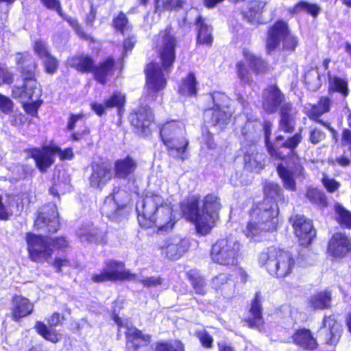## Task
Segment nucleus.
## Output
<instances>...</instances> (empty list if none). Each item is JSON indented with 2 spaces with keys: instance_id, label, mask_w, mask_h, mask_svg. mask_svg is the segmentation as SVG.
I'll return each mask as SVG.
<instances>
[{
  "instance_id": "obj_1",
  "label": "nucleus",
  "mask_w": 351,
  "mask_h": 351,
  "mask_svg": "<svg viewBox=\"0 0 351 351\" xmlns=\"http://www.w3.org/2000/svg\"><path fill=\"white\" fill-rule=\"evenodd\" d=\"M263 200L254 203L248 210L249 220L243 232L250 239H254L262 232H273L278 229V204L285 202L283 191L278 184L267 182L263 185Z\"/></svg>"
},
{
  "instance_id": "obj_2",
  "label": "nucleus",
  "mask_w": 351,
  "mask_h": 351,
  "mask_svg": "<svg viewBox=\"0 0 351 351\" xmlns=\"http://www.w3.org/2000/svg\"><path fill=\"white\" fill-rule=\"evenodd\" d=\"M137 220L142 228H156L159 234L172 231L178 222L173 205L157 192H150L145 196Z\"/></svg>"
},
{
  "instance_id": "obj_3",
  "label": "nucleus",
  "mask_w": 351,
  "mask_h": 351,
  "mask_svg": "<svg viewBox=\"0 0 351 351\" xmlns=\"http://www.w3.org/2000/svg\"><path fill=\"white\" fill-rule=\"evenodd\" d=\"M199 202V197L194 196L191 201L181 204L180 208L187 221L195 226L197 233L206 236L217 226L222 205L220 197L214 193L204 197L201 209Z\"/></svg>"
},
{
  "instance_id": "obj_4",
  "label": "nucleus",
  "mask_w": 351,
  "mask_h": 351,
  "mask_svg": "<svg viewBox=\"0 0 351 351\" xmlns=\"http://www.w3.org/2000/svg\"><path fill=\"white\" fill-rule=\"evenodd\" d=\"M176 45H156L157 57L160 65L154 60L148 62L144 68L145 86L149 94H156L165 89L167 77L176 61Z\"/></svg>"
},
{
  "instance_id": "obj_5",
  "label": "nucleus",
  "mask_w": 351,
  "mask_h": 351,
  "mask_svg": "<svg viewBox=\"0 0 351 351\" xmlns=\"http://www.w3.org/2000/svg\"><path fill=\"white\" fill-rule=\"evenodd\" d=\"M25 241L28 258L36 263L49 262L55 252L64 253L71 247L70 241L63 235L48 238L43 234L27 232Z\"/></svg>"
},
{
  "instance_id": "obj_6",
  "label": "nucleus",
  "mask_w": 351,
  "mask_h": 351,
  "mask_svg": "<svg viewBox=\"0 0 351 351\" xmlns=\"http://www.w3.org/2000/svg\"><path fill=\"white\" fill-rule=\"evenodd\" d=\"M258 262L270 276L279 280L290 277L298 265L296 257L292 252L275 245L261 252Z\"/></svg>"
},
{
  "instance_id": "obj_7",
  "label": "nucleus",
  "mask_w": 351,
  "mask_h": 351,
  "mask_svg": "<svg viewBox=\"0 0 351 351\" xmlns=\"http://www.w3.org/2000/svg\"><path fill=\"white\" fill-rule=\"evenodd\" d=\"M71 64L79 73H91L93 79L101 85L107 83L117 69V60L112 56L106 57L96 64L90 56L80 54L71 59Z\"/></svg>"
},
{
  "instance_id": "obj_8",
  "label": "nucleus",
  "mask_w": 351,
  "mask_h": 351,
  "mask_svg": "<svg viewBox=\"0 0 351 351\" xmlns=\"http://www.w3.org/2000/svg\"><path fill=\"white\" fill-rule=\"evenodd\" d=\"M243 245L232 237L218 239L211 245L210 258L217 264L224 267H236L243 256Z\"/></svg>"
},
{
  "instance_id": "obj_9",
  "label": "nucleus",
  "mask_w": 351,
  "mask_h": 351,
  "mask_svg": "<svg viewBox=\"0 0 351 351\" xmlns=\"http://www.w3.org/2000/svg\"><path fill=\"white\" fill-rule=\"evenodd\" d=\"M16 63L22 77L23 84L12 87L11 96L14 99L31 100L38 85L36 79L38 64L32 58L26 56H21Z\"/></svg>"
},
{
  "instance_id": "obj_10",
  "label": "nucleus",
  "mask_w": 351,
  "mask_h": 351,
  "mask_svg": "<svg viewBox=\"0 0 351 351\" xmlns=\"http://www.w3.org/2000/svg\"><path fill=\"white\" fill-rule=\"evenodd\" d=\"M159 136L169 154H176L178 158H184L182 156L186 152L189 141L183 135L179 121L171 120L160 125Z\"/></svg>"
},
{
  "instance_id": "obj_11",
  "label": "nucleus",
  "mask_w": 351,
  "mask_h": 351,
  "mask_svg": "<svg viewBox=\"0 0 351 351\" xmlns=\"http://www.w3.org/2000/svg\"><path fill=\"white\" fill-rule=\"evenodd\" d=\"M24 152L28 154L27 158H32L36 167L41 173L46 172L55 162V156L58 155L60 160H71L74 154L71 147L61 149L54 145H44L40 147L27 148Z\"/></svg>"
},
{
  "instance_id": "obj_12",
  "label": "nucleus",
  "mask_w": 351,
  "mask_h": 351,
  "mask_svg": "<svg viewBox=\"0 0 351 351\" xmlns=\"http://www.w3.org/2000/svg\"><path fill=\"white\" fill-rule=\"evenodd\" d=\"M137 279V275L125 267L123 261L110 259L105 263V267L98 273L92 274L90 280L95 284L107 282H131Z\"/></svg>"
},
{
  "instance_id": "obj_13",
  "label": "nucleus",
  "mask_w": 351,
  "mask_h": 351,
  "mask_svg": "<svg viewBox=\"0 0 351 351\" xmlns=\"http://www.w3.org/2000/svg\"><path fill=\"white\" fill-rule=\"evenodd\" d=\"M271 128L272 123L271 121L265 120L263 123V131L267 152L271 158L283 160L285 158V155L280 151V148H285L293 152L302 142V134L300 132L295 133L293 135L289 136L280 145H276L270 140Z\"/></svg>"
},
{
  "instance_id": "obj_14",
  "label": "nucleus",
  "mask_w": 351,
  "mask_h": 351,
  "mask_svg": "<svg viewBox=\"0 0 351 351\" xmlns=\"http://www.w3.org/2000/svg\"><path fill=\"white\" fill-rule=\"evenodd\" d=\"M33 225L36 230L46 234L56 233L61 226L57 206L52 203L43 206L37 212Z\"/></svg>"
},
{
  "instance_id": "obj_15",
  "label": "nucleus",
  "mask_w": 351,
  "mask_h": 351,
  "mask_svg": "<svg viewBox=\"0 0 351 351\" xmlns=\"http://www.w3.org/2000/svg\"><path fill=\"white\" fill-rule=\"evenodd\" d=\"M289 221L299 245L304 247H308L317 235L312 220L298 214L291 217Z\"/></svg>"
},
{
  "instance_id": "obj_16",
  "label": "nucleus",
  "mask_w": 351,
  "mask_h": 351,
  "mask_svg": "<svg viewBox=\"0 0 351 351\" xmlns=\"http://www.w3.org/2000/svg\"><path fill=\"white\" fill-rule=\"evenodd\" d=\"M66 319L64 315L59 312H53L47 319L48 325L41 321H37L34 324V329L38 335L44 339L53 343H57L62 339V334L56 327L62 326Z\"/></svg>"
},
{
  "instance_id": "obj_17",
  "label": "nucleus",
  "mask_w": 351,
  "mask_h": 351,
  "mask_svg": "<svg viewBox=\"0 0 351 351\" xmlns=\"http://www.w3.org/2000/svg\"><path fill=\"white\" fill-rule=\"evenodd\" d=\"M213 106L204 110V115L207 121L210 123V126L221 127V130L230 122L232 113L229 111H225L222 109L220 100L226 99V96L219 92H215L210 94Z\"/></svg>"
},
{
  "instance_id": "obj_18",
  "label": "nucleus",
  "mask_w": 351,
  "mask_h": 351,
  "mask_svg": "<svg viewBox=\"0 0 351 351\" xmlns=\"http://www.w3.org/2000/svg\"><path fill=\"white\" fill-rule=\"evenodd\" d=\"M127 99L120 91H114L103 103L93 101L90 104V109L99 117L106 114L108 110L115 109L119 117L121 118L125 112Z\"/></svg>"
},
{
  "instance_id": "obj_19",
  "label": "nucleus",
  "mask_w": 351,
  "mask_h": 351,
  "mask_svg": "<svg viewBox=\"0 0 351 351\" xmlns=\"http://www.w3.org/2000/svg\"><path fill=\"white\" fill-rule=\"evenodd\" d=\"M285 94L276 84H271L263 90L261 100V108L265 113L272 114L280 110L285 104Z\"/></svg>"
},
{
  "instance_id": "obj_20",
  "label": "nucleus",
  "mask_w": 351,
  "mask_h": 351,
  "mask_svg": "<svg viewBox=\"0 0 351 351\" xmlns=\"http://www.w3.org/2000/svg\"><path fill=\"white\" fill-rule=\"evenodd\" d=\"M248 315L242 319L244 326L259 331L264 329L265 322L263 316L262 296L260 291H256L250 301L247 310Z\"/></svg>"
},
{
  "instance_id": "obj_21",
  "label": "nucleus",
  "mask_w": 351,
  "mask_h": 351,
  "mask_svg": "<svg viewBox=\"0 0 351 351\" xmlns=\"http://www.w3.org/2000/svg\"><path fill=\"white\" fill-rule=\"evenodd\" d=\"M321 329L323 330L324 343L330 346H336L343 334V328L334 315L323 317Z\"/></svg>"
},
{
  "instance_id": "obj_22",
  "label": "nucleus",
  "mask_w": 351,
  "mask_h": 351,
  "mask_svg": "<svg viewBox=\"0 0 351 351\" xmlns=\"http://www.w3.org/2000/svg\"><path fill=\"white\" fill-rule=\"evenodd\" d=\"M125 338V351H142L150 344L152 336L135 326H130L126 328Z\"/></svg>"
},
{
  "instance_id": "obj_23",
  "label": "nucleus",
  "mask_w": 351,
  "mask_h": 351,
  "mask_svg": "<svg viewBox=\"0 0 351 351\" xmlns=\"http://www.w3.org/2000/svg\"><path fill=\"white\" fill-rule=\"evenodd\" d=\"M113 178V171L108 163L101 162L92 165V171L88 178L91 188L101 191Z\"/></svg>"
},
{
  "instance_id": "obj_24",
  "label": "nucleus",
  "mask_w": 351,
  "mask_h": 351,
  "mask_svg": "<svg viewBox=\"0 0 351 351\" xmlns=\"http://www.w3.org/2000/svg\"><path fill=\"white\" fill-rule=\"evenodd\" d=\"M330 99L327 96H322L316 104L311 105L306 114L313 122L320 124L331 132H335V129L331 126L330 123L321 119L323 114L330 112Z\"/></svg>"
},
{
  "instance_id": "obj_25",
  "label": "nucleus",
  "mask_w": 351,
  "mask_h": 351,
  "mask_svg": "<svg viewBox=\"0 0 351 351\" xmlns=\"http://www.w3.org/2000/svg\"><path fill=\"white\" fill-rule=\"evenodd\" d=\"M327 252L333 258H344L351 252V238L343 232L334 233L328 241Z\"/></svg>"
},
{
  "instance_id": "obj_26",
  "label": "nucleus",
  "mask_w": 351,
  "mask_h": 351,
  "mask_svg": "<svg viewBox=\"0 0 351 351\" xmlns=\"http://www.w3.org/2000/svg\"><path fill=\"white\" fill-rule=\"evenodd\" d=\"M84 118L85 114L83 112L69 114L66 125V130L71 132L69 139L72 142H81L90 138L91 131L87 124L84 123L80 126V129L75 130L77 123Z\"/></svg>"
},
{
  "instance_id": "obj_27",
  "label": "nucleus",
  "mask_w": 351,
  "mask_h": 351,
  "mask_svg": "<svg viewBox=\"0 0 351 351\" xmlns=\"http://www.w3.org/2000/svg\"><path fill=\"white\" fill-rule=\"evenodd\" d=\"M292 343L303 351H314L319 347L317 338L311 329L305 327L296 328L291 336Z\"/></svg>"
},
{
  "instance_id": "obj_28",
  "label": "nucleus",
  "mask_w": 351,
  "mask_h": 351,
  "mask_svg": "<svg viewBox=\"0 0 351 351\" xmlns=\"http://www.w3.org/2000/svg\"><path fill=\"white\" fill-rule=\"evenodd\" d=\"M267 44H297L295 37L290 34L287 24L282 21H277L269 28L267 32Z\"/></svg>"
},
{
  "instance_id": "obj_29",
  "label": "nucleus",
  "mask_w": 351,
  "mask_h": 351,
  "mask_svg": "<svg viewBox=\"0 0 351 351\" xmlns=\"http://www.w3.org/2000/svg\"><path fill=\"white\" fill-rule=\"evenodd\" d=\"M11 301V318L16 322H20L34 312L33 302L21 295H13Z\"/></svg>"
},
{
  "instance_id": "obj_30",
  "label": "nucleus",
  "mask_w": 351,
  "mask_h": 351,
  "mask_svg": "<svg viewBox=\"0 0 351 351\" xmlns=\"http://www.w3.org/2000/svg\"><path fill=\"white\" fill-rule=\"evenodd\" d=\"M138 167L137 161L131 156L117 159L114 162V178L127 180L133 177Z\"/></svg>"
},
{
  "instance_id": "obj_31",
  "label": "nucleus",
  "mask_w": 351,
  "mask_h": 351,
  "mask_svg": "<svg viewBox=\"0 0 351 351\" xmlns=\"http://www.w3.org/2000/svg\"><path fill=\"white\" fill-rule=\"evenodd\" d=\"M332 291L328 289L318 291L307 300L308 306L313 311L329 310L332 307Z\"/></svg>"
},
{
  "instance_id": "obj_32",
  "label": "nucleus",
  "mask_w": 351,
  "mask_h": 351,
  "mask_svg": "<svg viewBox=\"0 0 351 351\" xmlns=\"http://www.w3.org/2000/svg\"><path fill=\"white\" fill-rule=\"evenodd\" d=\"M154 121L153 114L145 107H139L132 113L131 123L142 134L150 132Z\"/></svg>"
},
{
  "instance_id": "obj_33",
  "label": "nucleus",
  "mask_w": 351,
  "mask_h": 351,
  "mask_svg": "<svg viewBox=\"0 0 351 351\" xmlns=\"http://www.w3.org/2000/svg\"><path fill=\"white\" fill-rule=\"evenodd\" d=\"M293 106L291 102L285 103L280 108L278 120V129L287 134H291L295 130V120Z\"/></svg>"
},
{
  "instance_id": "obj_34",
  "label": "nucleus",
  "mask_w": 351,
  "mask_h": 351,
  "mask_svg": "<svg viewBox=\"0 0 351 351\" xmlns=\"http://www.w3.org/2000/svg\"><path fill=\"white\" fill-rule=\"evenodd\" d=\"M186 277L189 281L195 295L204 296L208 293V285L204 276L197 269H191L186 273Z\"/></svg>"
},
{
  "instance_id": "obj_35",
  "label": "nucleus",
  "mask_w": 351,
  "mask_h": 351,
  "mask_svg": "<svg viewBox=\"0 0 351 351\" xmlns=\"http://www.w3.org/2000/svg\"><path fill=\"white\" fill-rule=\"evenodd\" d=\"M198 82L193 72H189L178 85V93L184 97H196L198 92Z\"/></svg>"
},
{
  "instance_id": "obj_36",
  "label": "nucleus",
  "mask_w": 351,
  "mask_h": 351,
  "mask_svg": "<svg viewBox=\"0 0 351 351\" xmlns=\"http://www.w3.org/2000/svg\"><path fill=\"white\" fill-rule=\"evenodd\" d=\"M243 55L248 62L250 69L256 75H265L269 71L267 60L262 57L252 54L247 50H244Z\"/></svg>"
},
{
  "instance_id": "obj_37",
  "label": "nucleus",
  "mask_w": 351,
  "mask_h": 351,
  "mask_svg": "<svg viewBox=\"0 0 351 351\" xmlns=\"http://www.w3.org/2000/svg\"><path fill=\"white\" fill-rule=\"evenodd\" d=\"M327 77L328 82V92L330 94L337 93L343 98L349 95L348 82L346 79L332 75L330 72H328Z\"/></svg>"
},
{
  "instance_id": "obj_38",
  "label": "nucleus",
  "mask_w": 351,
  "mask_h": 351,
  "mask_svg": "<svg viewBox=\"0 0 351 351\" xmlns=\"http://www.w3.org/2000/svg\"><path fill=\"white\" fill-rule=\"evenodd\" d=\"M34 51L38 57L43 60L45 71L47 74L53 75L58 69L59 62L58 60L51 55L45 48V45H34Z\"/></svg>"
},
{
  "instance_id": "obj_39",
  "label": "nucleus",
  "mask_w": 351,
  "mask_h": 351,
  "mask_svg": "<svg viewBox=\"0 0 351 351\" xmlns=\"http://www.w3.org/2000/svg\"><path fill=\"white\" fill-rule=\"evenodd\" d=\"M160 250H162V253L170 260H177L180 258L186 252L181 241H167L164 245L160 247Z\"/></svg>"
},
{
  "instance_id": "obj_40",
  "label": "nucleus",
  "mask_w": 351,
  "mask_h": 351,
  "mask_svg": "<svg viewBox=\"0 0 351 351\" xmlns=\"http://www.w3.org/2000/svg\"><path fill=\"white\" fill-rule=\"evenodd\" d=\"M244 168L250 172H259L264 168L262 155L258 152H245L243 155Z\"/></svg>"
},
{
  "instance_id": "obj_41",
  "label": "nucleus",
  "mask_w": 351,
  "mask_h": 351,
  "mask_svg": "<svg viewBox=\"0 0 351 351\" xmlns=\"http://www.w3.org/2000/svg\"><path fill=\"white\" fill-rule=\"evenodd\" d=\"M306 198L319 209H324L328 206V197L324 192L317 188H310L306 190Z\"/></svg>"
},
{
  "instance_id": "obj_42",
  "label": "nucleus",
  "mask_w": 351,
  "mask_h": 351,
  "mask_svg": "<svg viewBox=\"0 0 351 351\" xmlns=\"http://www.w3.org/2000/svg\"><path fill=\"white\" fill-rule=\"evenodd\" d=\"M152 351H185V346L180 339L173 341H156L152 347Z\"/></svg>"
},
{
  "instance_id": "obj_43",
  "label": "nucleus",
  "mask_w": 351,
  "mask_h": 351,
  "mask_svg": "<svg viewBox=\"0 0 351 351\" xmlns=\"http://www.w3.org/2000/svg\"><path fill=\"white\" fill-rule=\"evenodd\" d=\"M262 8L263 6L261 1L257 0L249 1L246 9L243 11V16L248 22L255 24L260 19Z\"/></svg>"
},
{
  "instance_id": "obj_44",
  "label": "nucleus",
  "mask_w": 351,
  "mask_h": 351,
  "mask_svg": "<svg viewBox=\"0 0 351 351\" xmlns=\"http://www.w3.org/2000/svg\"><path fill=\"white\" fill-rule=\"evenodd\" d=\"M199 28L197 34V42L199 44H211L213 41L212 36V29L210 26L204 23L202 16H199L196 21Z\"/></svg>"
},
{
  "instance_id": "obj_45",
  "label": "nucleus",
  "mask_w": 351,
  "mask_h": 351,
  "mask_svg": "<svg viewBox=\"0 0 351 351\" xmlns=\"http://www.w3.org/2000/svg\"><path fill=\"white\" fill-rule=\"evenodd\" d=\"M336 221L341 227L351 229V212L339 203L334 204Z\"/></svg>"
},
{
  "instance_id": "obj_46",
  "label": "nucleus",
  "mask_w": 351,
  "mask_h": 351,
  "mask_svg": "<svg viewBox=\"0 0 351 351\" xmlns=\"http://www.w3.org/2000/svg\"><path fill=\"white\" fill-rule=\"evenodd\" d=\"M276 171L282 182L284 187L292 191H295L296 184L293 178L294 175L281 163L277 165Z\"/></svg>"
},
{
  "instance_id": "obj_47",
  "label": "nucleus",
  "mask_w": 351,
  "mask_h": 351,
  "mask_svg": "<svg viewBox=\"0 0 351 351\" xmlns=\"http://www.w3.org/2000/svg\"><path fill=\"white\" fill-rule=\"evenodd\" d=\"M304 82L306 88L311 92H316L322 87L321 76L318 73L308 71L305 73Z\"/></svg>"
},
{
  "instance_id": "obj_48",
  "label": "nucleus",
  "mask_w": 351,
  "mask_h": 351,
  "mask_svg": "<svg viewBox=\"0 0 351 351\" xmlns=\"http://www.w3.org/2000/svg\"><path fill=\"white\" fill-rule=\"evenodd\" d=\"M236 74L241 82L244 84L250 85L253 80L251 76L250 67L243 60H239L236 63Z\"/></svg>"
},
{
  "instance_id": "obj_49",
  "label": "nucleus",
  "mask_w": 351,
  "mask_h": 351,
  "mask_svg": "<svg viewBox=\"0 0 351 351\" xmlns=\"http://www.w3.org/2000/svg\"><path fill=\"white\" fill-rule=\"evenodd\" d=\"M289 159L291 161L292 163L290 165L289 171H291V173H292L295 177H304V168L302 164L301 158L295 152V150L293 152L290 151Z\"/></svg>"
},
{
  "instance_id": "obj_50",
  "label": "nucleus",
  "mask_w": 351,
  "mask_h": 351,
  "mask_svg": "<svg viewBox=\"0 0 351 351\" xmlns=\"http://www.w3.org/2000/svg\"><path fill=\"white\" fill-rule=\"evenodd\" d=\"M156 41L161 44H176L178 42L170 25H168L165 29L160 32Z\"/></svg>"
},
{
  "instance_id": "obj_51",
  "label": "nucleus",
  "mask_w": 351,
  "mask_h": 351,
  "mask_svg": "<svg viewBox=\"0 0 351 351\" xmlns=\"http://www.w3.org/2000/svg\"><path fill=\"white\" fill-rule=\"evenodd\" d=\"M14 81V74L5 63H0V85H11Z\"/></svg>"
},
{
  "instance_id": "obj_52",
  "label": "nucleus",
  "mask_w": 351,
  "mask_h": 351,
  "mask_svg": "<svg viewBox=\"0 0 351 351\" xmlns=\"http://www.w3.org/2000/svg\"><path fill=\"white\" fill-rule=\"evenodd\" d=\"M52 267L55 269L57 273L62 272L63 267H69L71 266V261L66 256H56L53 260L47 262Z\"/></svg>"
},
{
  "instance_id": "obj_53",
  "label": "nucleus",
  "mask_w": 351,
  "mask_h": 351,
  "mask_svg": "<svg viewBox=\"0 0 351 351\" xmlns=\"http://www.w3.org/2000/svg\"><path fill=\"white\" fill-rule=\"evenodd\" d=\"M231 280V275L221 272L214 276L211 280L213 288L217 290L223 288Z\"/></svg>"
},
{
  "instance_id": "obj_54",
  "label": "nucleus",
  "mask_w": 351,
  "mask_h": 351,
  "mask_svg": "<svg viewBox=\"0 0 351 351\" xmlns=\"http://www.w3.org/2000/svg\"><path fill=\"white\" fill-rule=\"evenodd\" d=\"M113 26L117 31H119L123 34L130 29L128 18L123 12H120L119 15L114 19Z\"/></svg>"
},
{
  "instance_id": "obj_55",
  "label": "nucleus",
  "mask_w": 351,
  "mask_h": 351,
  "mask_svg": "<svg viewBox=\"0 0 351 351\" xmlns=\"http://www.w3.org/2000/svg\"><path fill=\"white\" fill-rule=\"evenodd\" d=\"M295 12L305 11L314 16H316L320 12V8L316 4H311L306 2H300L295 7Z\"/></svg>"
},
{
  "instance_id": "obj_56",
  "label": "nucleus",
  "mask_w": 351,
  "mask_h": 351,
  "mask_svg": "<svg viewBox=\"0 0 351 351\" xmlns=\"http://www.w3.org/2000/svg\"><path fill=\"white\" fill-rule=\"evenodd\" d=\"M195 337L199 339L202 347L210 349L213 346V337L206 331H197Z\"/></svg>"
},
{
  "instance_id": "obj_57",
  "label": "nucleus",
  "mask_w": 351,
  "mask_h": 351,
  "mask_svg": "<svg viewBox=\"0 0 351 351\" xmlns=\"http://www.w3.org/2000/svg\"><path fill=\"white\" fill-rule=\"evenodd\" d=\"M326 137V134L322 130L314 128L309 132L308 141L313 145H317L322 142Z\"/></svg>"
},
{
  "instance_id": "obj_58",
  "label": "nucleus",
  "mask_w": 351,
  "mask_h": 351,
  "mask_svg": "<svg viewBox=\"0 0 351 351\" xmlns=\"http://www.w3.org/2000/svg\"><path fill=\"white\" fill-rule=\"evenodd\" d=\"M321 181H322V184L326 189V191L330 193H332L337 191L341 186L340 183L338 181H337L335 179L328 178L326 176H324L322 178Z\"/></svg>"
},
{
  "instance_id": "obj_59",
  "label": "nucleus",
  "mask_w": 351,
  "mask_h": 351,
  "mask_svg": "<svg viewBox=\"0 0 351 351\" xmlns=\"http://www.w3.org/2000/svg\"><path fill=\"white\" fill-rule=\"evenodd\" d=\"M43 103L42 100H35L31 102H23L22 107L25 112L32 116L36 117L38 114V110Z\"/></svg>"
},
{
  "instance_id": "obj_60",
  "label": "nucleus",
  "mask_w": 351,
  "mask_h": 351,
  "mask_svg": "<svg viewBox=\"0 0 351 351\" xmlns=\"http://www.w3.org/2000/svg\"><path fill=\"white\" fill-rule=\"evenodd\" d=\"M14 103L7 96L0 93V110L4 114H8L13 112Z\"/></svg>"
},
{
  "instance_id": "obj_61",
  "label": "nucleus",
  "mask_w": 351,
  "mask_h": 351,
  "mask_svg": "<svg viewBox=\"0 0 351 351\" xmlns=\"http://www.w3.org/2000/svg\"><path fill=\"white\" fill-rule=\"evenodd\" d=\"M140 282L145 287H158L163 283V279L160 276L147 277L140 280Z\"/></svg>"
},
{
  "instance_id": "obj_62",
  "label": "nucleus",
  "mask_w": 351,
  "mask_h": 351,
  "mask_svg": "<svg viewBox=\"0 0 351 351\" xmlns=\"http://www.w3.org/2000/svg\"><path fill=\"white\" fill-rule=\"evenodd\" d=\"M184 1L182 0H165L163 3V8L167 10L182 8Z\"/></svg>"
},
{
  "instance_id": "obj_63",
  "label": "nucleus",
  "mask_w": 351,
  "mask_h": 351,
  "mask_svg": "<svg viewBox=\"0 0 351 351\" xmlns=\"http://www.w3.org/2000/svg\"><path fill=\"white\" fill-rule=\"evenodd\" d=\"M41 2L49 9L56 10L62 16V9L58 0H40Z\"/></svg>"
},
{
  "instance_id": "obj_64",
  "label": "nucleus",
  "mask_w": 351,
  "mask_h": 351,
  "mask_svg": "<svg viewBox=\"0 0 351 351\" xmlns=\"http://www.w3.org/2000/svg\"><path fill=\"white\" fill-rule=\"evenodd\" d=\"M203 138L208 149H213L216 147V144L214 142L213 134L209 130H207L205 133L203 134Z\"/></svg>"
}]
</instances>
